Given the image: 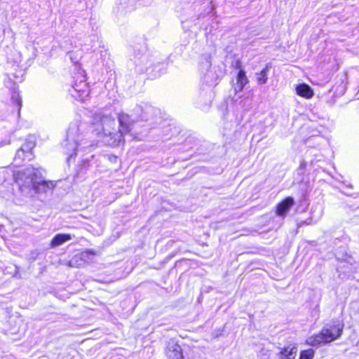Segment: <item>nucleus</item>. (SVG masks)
<instances>
[{
  "mask_svg": "<svg viewBox=\"0 0 359 359\" xmlns=\"http://www.w3.org/2000/svg\"><path fill=\"white\" fill-rule=\"evenodd\" d=\"M297 352L296 345H289L280 348L278 353V359H295Z\"/></svg>",
  "mask_w": 359,
  "mask_h": 359,
  "instance_id": "8",
  "label": "nucleus"
},
{
  "mask_svg": "<svg viewBox=\"0 0 359 359\" xmlns=\"http://www.w3.org/2000/svg\"><path fill=\"white\" fill-rule=\"evenodd\" d=\"M269 65H267L259 73L256 74V79L259 85L266 83L268 81Z\"/></svg>",
  "mask_w": 359,
  "mask_h": 359,
  "instance_id": "12",
  "label": "nucleus"
},
{
  "mask_svg": "<svg viewBox=\"0 0 359 359\" xmlns=\"http://www.w3.org/2000/svg\"><path fill=\"white\" fill-rule=\"evenodd\" d=\"M72 236L69 233H57L50 241L49 247L54 248L70 241Z\"/></svg>",
  "mask_w": 359,
  "mask_h": 359,
  "instance_id": "9",
  "label": "nucleus"
},
{
  "mask_svg": "<svg viewBox=\"0 0 359 359\" xmlns=\"http://www.w3.org/2000/svg\"><path fill=\"white\" fill-rule=\"evenodd\" d=\"M50 185H52L51 182L42 180L33 183L32 187L36 192H39L40 191H46L47 189L50 188Z\"/></svg>",
  "mask_w": 359,
  "mask_h": 359,
  "instance_id": "13",
  "label": "nucleus"
},
{
  "mask_svg": "<svg viewBox=\"0 0 359 359\" xmlns=\"http://www.w3.org/2000/svg\"><path fill=\"white\" fill-rule=\"evenodd\" d=\"M165 354L167 359H184L181 346L174 341L168 342Z\"/></svg>",
  "mask_w": 359,
  "mask_h": 359,
  "instance_id": "6",
  "label": "nucleus"
},
{
  "mask_svg": "<svg viewBox=\"0 0 359 359\" xmlns=\"http://www.w3.org/2000/svg\"><path fill=\"white\" fill-rule=\"evenodd\" d=\"M96 255V252L91 249H86L80 253L76 255L72 260H75L77 262L79 259H84L85 258L88 257L89 255L94 256Z\"/></svg>",
  "mask_w": 359,
  "mask_h": 359,
  "instance_id": "14",
  "label": "nucleus"
},
{
  "mask_svg": "<svg viewBox=\"0 0 359 359\" xmlns=\"http://www.w3.org/2000/svg\"><path fill=\"white\" fill-rule=\"evenodd\" d=\"M72 95L76 100L85 101L89 95V88L84 79L75 82L72 86Z\"/></svg>",
  "mask_w": 359,
  "mask_h": 359,
  "instance_id": "5",
  "label": "nucleus"
},
{
  "mask_svg": "<svg viewBox=\"0 0 359 359\" xmlns=\"http://www.w3.org/2000/svg\"><path fill=\"white\" fill-rule=\"evenodd\" d=\"M212 74V71H209L208 73L205 75L206 81H208V78Z\"/></svg>",
  "mask_w": 359,
  "mask_h": 359,
  "instance_id": "17",
  "label": "nucleus"
},
{
  "mask_svg": "<svg viewBox=\"0 0 359 359\" xmlns=\"http://www.w3.org/2000/svg\"><path fill=\"white\" fill-rule=\"evenodd\" d=\"M95 125L99 141L111 147L121 145L124 136L133 130L131 118L126 114H120L118 121L111 116L103 115Z\"/></svg>",
  "mask_w": 359,
  "mask_h": 359,
  "instance_id": "1",
  "label": "nucleus"
},
{
  "mask_svg": "<svg viewBox=\"0 0 359 359\" xmlns=\"http://www.w3.org/2000/svg\"><path fill=\"white\" fill-rule=\"evenodd\" d=\"M294 204L295 202L293 197H285L275 206L274 211L276 215L280 217H285Z\"/></svg>",
  "mask_w": 359,
  "mask_h": 359,
  "instance_id": "4",
  "label": "nucleus"
},
{
  "mask_svg": "<svg viewBox=\"0 0 359 359\" xmlns=\"http://www.w3.org/2000/svg\"><path fill=\"white\" fill-rule=\"evenodd\" d=\"M344 323L339 319H333L329 325L324 327L319 332L310 336L306 344L310 346L317 347L331 343L340 338L343 334Z\"/></svg>",
  "mask_w": 359,
  "mask_h": 359,
  "instance_id": "2",
  "label": "nucleus"
},
{
  "mask_svg": "<svg viewBox=\"0 0 359 359\" xmlns=\"http://www.w3.org/2000/svg\"><path fill=\"white\" fill-rule=\"evenodd\" d=\"M205 67H210V62L209 61V60L207 59V60L205 62Z\"/></svg>",
  "mask_w": 359,
  "mask_h": 359,
  "instance_id": "18",
  "label": "nucleus"
},
{
  "mask_svg": "<svg viewBox=\"0 0 359 359\" xmlns=\"http://www.w3.org/2000/svg\"><path fill=\"white\" fill-rule=\"evenodd\" d=\"M296 93L298 95L306 99L313 96V91L309 86L305 83L299 84L296 87Z\"/></svg>",
  "mask_w": 359,
  "mask_h": 359,
  "instance_id": "10",
  "label": "nucleus"
},
{
  "mask_svg": "<svg viewBox=\"0 0 359 359\" xmlns=\"http://www.w3.org/2000/svg\"><path fill=\"white\" fill-rule=\"evenodd\" d=\"M11 100H13V102L16 104L18 110H20V107H21V102H22V100H21V98H20V94L18 91H14L13 93H12V95H11Z\"/></svg>",
  "mask_w": 359,
  "mask_h": 359,
  "instance_id": "16",
  "label": "nucleus"
},
{
  "mask_svg": "<svg viewBox=\"0 0 359 359\" xmlns=\"http://www.w3.org/2000/svg\"><path fill=\"white\" fill-rule=\"evenodd\" d=\"M35 147V141L33 137H29L21 146L20 149L17 151L16 157H21L22 156L32 155V149Z\"/></svg>",
  "mask_w": 359,
  "mask_h": 359,
  "instance_id": "7",
  "label": "nucleus"
},
{
  "mask_svg": "<svg viewBox=\"0 0 359 359\" xmlns=\"http://www.w3.org/2000/svg\"><path fill=\"white\" fill-rule=\"evenodd\" d=\"M65 153L69 157H73L76 155H85L86 151H90L93 147V144L83 140L79 133V127L76 123H72L69 126L66 139L62 143Z\"/></svg>",
  "mask_w": 359,
  "mask_h": 359,
  "instance_id": "3",
  "label": "nucleus"
},
{
  "mask_svg": "<svg viewBox=\"0 0 359 359\" xmlns=\"http://www.w3.org/2000/svg\"><path fill=\"white\" fill-rule=\"evenodd\" d=\"M248 79L245 75V71L243 69L240 70L237 75V83L236 86L235 87V90L236 92L241 91L245 86L248 84Z\"/></svg>",
  "mask_w": 359,
  "mask_h": 359,
  "instance_id": "11",
  "label": "nucleus"
},
{
  "mask_svg": "<svg viewBox=\"0 0 359 359\" xmlns=\"http://www.w3.org/2000/svg\"><path fill=\"white\" fill-rule=\"evenodd\" d=\"M315 351L312 348H308L300 351L299 359H313Z\"/></svg>",
  "mask_w": 359,
  "mask_h": 359,
  "instance_id": "15",
  "label": "nucleus"
}]
</instances>
